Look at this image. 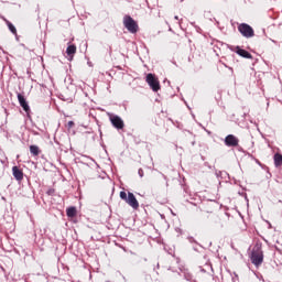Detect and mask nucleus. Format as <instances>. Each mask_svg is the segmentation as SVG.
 Returning a JSON list of instances; mask_svg holds the SVG:
<instances>
[{
	"label": "nucleus",
	"mask_w": 282,
	"mask_h": 282,
	"mask_svg": "<svg viewBox=\"0 0 282 282\" xmlns=\"http://www.w3.org/2000/svg\"><path fill=\"white\" fill-rule=\"evenodd\" d=\"M123 25L130 32L131 34L138 33V22L131 18V15H124L123 17Z\"/></svg>",
	"instance_id": "7ed1b4c3"
},
{
	"label": "nucleus",
	"mask_w": 282,
	"mask_h": 282,
	"mask_svg": "<svg viewBox=\"0 0 282 282\" xmlns=\"http://www.w3.org/2000/svg\"><path fill=\"white\" fill-rule=\"evenodd\" d=\"M1 199H2V202H6V197L4 196H2Z\"/></svg>",
	"instance_id": "aec40b11"
},
{
	"label": "nucleus",
	"mask_w": 282,
	"mask_h": 282,
	"mask_svg": "<svg viewBox=\"0 0 282 282\" xmlns=\"http://www.w3.org/2000/svg\"><path fill=\"white\" fill-rule=\"evenodd\" d=\"M110 122L115 129H124V121L118 115H110Z\"/></svg>",
	"instance_id": "423d86ee"
},
{
	"label": "nucleus",
	"mask_w": 282,
	"mask_h": 282,
	"mask_svg": "<svg viewBox=\"0 0 282 282\" xmlns=\"http://www.w3.org/2000/svg\"><path fill=\"white\" fill-rule=\"evenodd\" d=\"M66 54L68 56V61H73L74 55L76 54V45L70 44L66 48Z\"/></svg>",
	"instance_id": "9d476101"
},
{
	"label": "nucleus",
	"mask_w": 282,
	"mask_h": 282,
	"mask_svg": "<svg viewBox=\"0 0 282 282\" xmlns=\"http://www.w3.org/2000/svg\"><path fill=\"white\" fill-rule=\"evenodd\" d=\"M120 198L123 199V202L127 203L128 206H131L134 210H138L140 208V203H138V198H135V195L133 193L129 192L127 196V192H120Z\"/></svg>",
	"instance_id": "f257e3e1"
},
{
	"label": "nucleus",
	"mask_w": 282,
	"mask_h": 282,
	"mask_svg": "<svg viewBox=\"0 0 282 282\" xmlns=\"http://www.w3.org/2000/svg\"><path fill=\"white\" fill-rule=\"evenodd\" d=\"M251 263H253V265L257 268L263 263V250H261V246L253 247L251 253Z\"/></svg>",
	"instance_id": "f03ea898"
},
{
	"label": "nucleus",
	"mask_w": 282,
	"mask_h": 282,
	"mask_svg": "<svg viewBox=\"0 0 282 282\" xmlns=\"http://www.w3.org/2000/svg\"><path fill=\"white\" fill-rule=\"evenodd\" d=\"M18 100L20 102V106L22 109L28 113L30 111V105H28V101L25 100V97L21 94H18Z\"/></svg>",
	"instance_id": "6e6552de"
},
{
	"label": "nucleus",
	"mask_w": 282,
	"mask_h": 282,
	"mask_svg": "<svg viewBox=\"0 0 282 282\" xmlns=\"http://www.w3.org/2000/svg\"><path fill=\"white\" fill-rule=\"evenodd\" d=\"M189 241H194V239H193V238H189Z\"/></svg>",
	"instance_id": "412c9836"
},
{
	"label": "nucleus",
	"mask_w": 282,
	"mask_h": 282,
	"mask_svg": "<svg viewBox=\"0 0 282 282\" xmlns=\"http://www.w3.org/2000/svg\"><path fill=\"white\" fill-rule=\"evenodd\" d=\"M12 173H13V177L18 182H21L23 180V171H21V169H19V166H13L12 167Z\"/></svg>",
	"instance_id": "1a4fd4ad"
},
{
	"label": "nucleus",
	"mask_w": 282,
	"mask_h": 282,
	"mask_svg": "<svg viewBox=\"0 0 282 282\" xmlns=\"http://www.w3.org/2000/svg\"><path fill=\"white\" fill-rule=\"evenodd\" d=\"M274 164L276 167L282 166V154L280 153L274 154Z\"/></svg>",
	"instance_id": "ddd939ff"
},
{
	"label": "nucleus",
	"mask_w": 282,
	"mask_h": 282,
	"mask_svg": "<svg viewBox=\"0 0 282 282\" xmlns=\"http://www.w3.org/2000/svg\"><path fill=\"white\" fill-rule=\"evenodd\" d=\"M30 153L34 155V158H36V155L41 154V149L39 148V145H30Z\"/></svg>",
	"instance_id": "f8f14e48"
},
{
	"label": "nucleus",
	"mask_w": 282,
	"mask_h": 282,
	"mask_svg": "<svg viewBox=\"0 0 282 282\" xmlns=\"http://www.w3.org/2000/svg\"><path fill=\"white\" fill-rule=\"evenodd\" d=\"M68 126H69V127L74 126V121H69V122H68Z\"/></svg>",
	"instance_id": "a211bd4d"
},
{
	"label": "nucleus",
	"mask_w": 282,
	"mask_h": 282,
	"mask_svg": "<svg viewBox=\"0 0 282 282\" xmlns=\"http://www.w3.org/2000/svg\"><path fill=\"white\" fill-rule=\"evenodd\" d=\"M67 217H76V207H69L66 210Z\"/></svg>",
	"instance_id": "4468645a"
},
{
	"label": "nucleus",
	"mask_w": 282,
	"mask_h": 282,
	"mask_svg": "<svg viewBox=\"0 0 282 282\" xmlns=\"http://www.w3.org/2000/svg\"><path fill=\"white\" fill-rule=\"evenodd\" d=\"M236 54H238V56H242V58H252V54L239 46H237Z\"/></svg>",
	"instance_id": "9b49d317"
},
{
	"label": "nucleus",
	"mask_w": 282,
	"mask_h": 282,
	"mask_svg": "<svg viewBox=\"0 0 282 282\" xmlns=\"http://www.w3.org/2000/svg\"><path fill=\"white\" fill-rule=\"evenodd\" d=\"M7 25L12 34H17V28L11 22H7Z\"/></svg>",
	"instance_id": "dca6fc26"
},
{
	"label": "nucleus",
	"mask_w": 282,
	"mask_h": 282,
	"mask_svg": "<svg viewBox=\"0 0 282 282\" xmlns=\"http://www.w3.org/2000/svg\"><path fill=\"white\" fill-rule=\"evenodd\" d=\"M238 32L246 39H252L254 36V30L249 24L242 23L238 26Z\"/></svg>",
	"instance_id": "39448f33"
},
{
	"label": "nucleus",
	"mask_w": 282,
	"mask_h": 282,
	"mask_svg": "<svg viewBox=\"0 0 282 282\" xmlns=\"http://www.w3.org/2000/svg\"><path fill=\"white\" fill-rule=\"evenodd\" d=\"M138 173H139V177H144V170L139 169Z\"/></svg>",
	"instance_id": "f3484780"
},
{
	"label": "nucleus",
	"mask_w": 282,
	"mask_h": 282,
	"mask_svg": "<svg viewBox=\"0 0 282 282\" xmlns=\"http://www.w3.org/2000/svg\"><path fill=\"white\" fill-rule=\"evenodd\" d=\"M174 19H175V21H180V17H177V15L174 17Z\"/></svg>",
	"instance_id": "6ab92c4d"
},
{
	"label": "nucleus",
	"mask_w": 282,
	"mask_h": 282,
	"mask_svg": "<svg viewBox=\"0 0 282 282\" xmlns=\"http://www.w3.org/2000/svg\"><path fill=\"white\" fill-rule=\"evenodd\" d=\"M208 209H206V213H213L215 210V206H217V203L215 202H209L207 203Z\"/></svg>",
	"instance_id": "2eb2a0df"
},
{
	"label": "nucleus",
	"mask_w": 282,
	"mask_h": 282,
	"mask_svg": "<svg viewBox=\"0 0 282 282\" xmlns=\"http://www.w3.org/2000/svg\"><path fill=\"white\" fill-rule=\"evenodd\" d=\"M225 145L226 147H239V138L235 137L234 134H228L225 138Z\"/></svg>",
	"instance_id": "0eeeda50"
},
{
	"label": "nucleus",
	"mask_w": 282,
	"mask_h": 282,
	"mask_svg": "<svg viewBox=\"0 0 282 282\" xmlns=\"http://www.w3.org/2000/svg\"><path fill=\"white\" fill-rule=\"evenodd\" d=\"M145 83H148L150 89H152V91L158 93V90L161 88L160 87V80L158 79V77H155L153 74L149 73L145 77Z\"/></svg>",
	"instance_id": "20e7f679"
}]
</instances>
